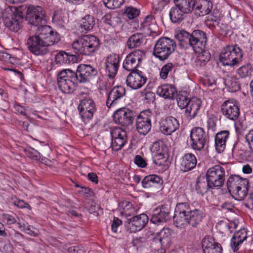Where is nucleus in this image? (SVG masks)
<instances>
[{
	"label": "nucleus",
	"instance_id": "nucleus-53",
	"mask_svg": "<svg viewBox=\"0 0 253 253\" xmlns=\"http://www.w3.org/2000/svg\"><path fill=\"white\" fill-rule=\"evenodd\" d=\"M139 13L140 11L139 10L132 7H128L125 10L126 14L130 19L135 18L139 14Z\"/></svg>",
	"mask_w": 253,
	"mask_h": 253
},
{
	"label": "nucleus",
	"instance_id": "nucleus-47",
	"mask_svg": "<svg viewBox=\"0 0 253 253\" xmlns=\"http://www.w3.org/2000/svg\"><path fill=\"white\" fill-rule=\"evenodd\" d=\"M141 34H135L131 36L127 41V45L129 48H133L139 46L141 43Z\"/></svg>",
	"mask_w": 253,
	"mask_h": 253
},
{
	"label": "nucleus",
	"instance_id": "nucleus-51",
	"mask_svg": "<svg viewBox=\"0 0 253 253\" xmlns=\"http://www.w3.org/2000/svg\"><path fill=\"white\" fill-rule=\"evenodd\" d=\"M144 93V99L143 100V104H153L155 99V93L151 91H147L146 89L143 90Z\"/></svg>",
	"mask_w": 253,
	"mask_h": 253
},
{
	"label": "nucleus",
	"instance_id": "nucleus-7",
	"mask_svg": "<svg viewBox=\"0 0 253 253\" xmlns=\"http://www.w3.org/2000/svg\"><path fill=\"white\" fill-rule=\"evenodd\" d=\"M225 169L219 165L210 168L206 173V181L211 189H219L224 184Z\"/></svg>",
	"mask_w": 253,
	"mask_h": 253
},
{
	"label": "nucleus",
	"instance_id": "nucleus-5",
	"mask_svg": "<svg viewBox=\"0 0 253 253\" xmlns=\"http://www.w3.org/2000/svg\"><path fill=\"white\" fill-rule=\"evenodd\" d=\"M242 50L236 44L225 46L219 55V60L224 66L234 67L237 65L243 57Z\"/></svg>",
	"mask_w": 253,
	"mask_h": 253
},
{
	"label": "nucleus",
	"instance_id": "nucleus-61",
	"mask_svg": "<svg viewBox=\"0 0 253 253\" xmlns=\"http://www.w3.org/2000/svg\"><path fill=\"white\" fill-rule=\"evenodd\" d=\"M148 37L145 39V44L146 45V48H149V47H151L153 45L152 42L154 38V35H153L152 34L147 35L143 33V37Z\"/></svg>",
	"mask_w": 253,
	"mask_h": 253
},
{
	"label": "nucleus",
	"instance_id": "nucleus-48",
	"mask_svg": "<svg viewBox=\"0 0 253 253\" xmlns=\"http://www.w3.org/2000/svg\"><path fill=\"white\" fill-rule=\"evenodd\" d=\"M2 222L7 225H12L14 223H17L19 219L16 214L3 213L1 215Z\"/></svg>",
	"mask_w": 253,
	"mask_h": 253
},
{
	"label": "nucleus",
	"instance_id": "nucleus-37",
	"mask_svg": "<svg viewBox=\"0 0 253 253\" xmlns=\"http://www.w3.org/2000/svg\"><path fill=\"white\" fill-rule=\"evenodd\" d=\"M163 183V179L156 174H150L143 178V188L156 187Z\"/></svg>",
	"mask_w": 253,
	"mask_h": 253
},
{
	"label": "nucleus",
	"instance_id": "nucleus-29",
	"mask_svg": "<svg viewBox=\"0 0 253 253\" xmlns=\"http://www.w3.org/2000/svg\"><path fill=\"white\" fill-rule=\"evenodd\" d=\"M157 93L165 99H173L177 91L175 87L172 84H164L159 86Z\"/></svg>",
	"mask_w": 253,
	"mask_h": 253
},
{
	"label": "nucleus",
	"instance_id": "nucleus-43",
	"mask_svg": "<svg viewBox=\"0 0 253 253\" xmlns=\"http://www.w3.org/2000/svg\"><path fill=\"white\" fill-rule=\"evenodd\" d=\"M220 13L218 10L214 9L208 16L206 21L207 25H212L213 27L218 25L220 21Z\"/></svg>",
	"mask_w": 253,
	"mask_h": 253
},
{
	"label": "nucleus",
	"instance_id": "nucleus-45",
	"mask_svg": "<svg viewBox=\"0 0 253 253\" xmlns=\"http://www.w3.org/2000/svg\"><path fill=\"white\" fill-rule=\"evenodd\" d=\"M253 71V65L250 63H247L242 66L238 69V74L241 78L250 77Z\"/></svg>",
	"mask_w": 253,
	"mask_h": 253
},
{
	"label": "nucleus",
	"instance_id": "nucleus-3",
	"mask_svg": "<svg viewBox=\"0 0 253 253\" xmlns=\"http://www.w3.org/2000/svg\"><path fill=\"white\" fill-rule=\"evenodd\" d=\"M19 13L23 14L28 23L38 28L46 24L47 19L44 10L40 6L23 4L19 6Z\"/></svg>",
	"mask_w": 253,
	"mask_h": 253
},
{
	"label": "nucleus",
	"instance_id": "nucleus-15",
	"mask_svg": "<svg viewBox=\"0 0 253 253\" xmlns=\"http://www.w3.org/2000/svg\"><path fill=\"white\" fill-rule=\"evenodd\" d=\"M111 146L114 151H119L122 149L127 141L126 132L121 127H115L111 131Z\"/></svg>",
	"mask_w": 253,
	"mask_h": 253
},
{
	"label": "nucleus",
	"instance_id": "nucleus-34",
	"mask_svg": "<svg viewBox=\"0 0 253 253\" xmlns=\"http://www.w3.org/2000/svg\"><path fill=\"white\" fill-rule=\"evenodd\" d=\"M195 0H173L174 4L177 5L186 14L195 10Z\"/></svg>",
	"mask_w": 253,
	"mask_h": 253
},
{
	"label": "nucleus",
	"instance_id": "nucleus-10",
	"mask_svg": "<svg viewBox=\"0 0 253 253\" xmlns=\"http://www.w3.org/2000/svg\"><path fill=\"white\" fill-rule=\"evenodd\" d=\"M156 213L154 214L151 218L150 224H156L159 222H167L171 218L170 207L169 205H163L160 209H156ZM149 224V218L148 215L143 213V228Z\"/></svg>",
	"mask_w": 253,
	"mask_h": 253
},
{
	"label": "nucleus",
	"instance_id": "nucleus-33",
	"mask_svg": "<svg viewBox=\"0 0 253 253\" xmlns=\"http://www.w3.org/2000/svg\"><path fill=\"white\" fill-rule=\"evenodd\" d=\"M157 26L156 24L154 16L152 14L147 15L143 20V33L149 35L156 34Z\"/></svg>",
	"mask_w": 253,
	"mask_h": 253
},
{
	"label": "nucleus",
	"instance_id": "nucleus-30",
	"mask_svg": "<svg viewBox=\"0 0 253 253\" xmlns=\"http://www.w3.org/2000/svg\"><path fill=\"white\" fill-rule=\"evenodd\" d=\"M197 163V159L194 154H185L182 158L181 169L183 171H188L196 167Z\"/></svg>",
	"mask_w": 253,
	"mask_h": 253
},
{
	"label": "nucleus",
	"instance_id": "nucleus-25",
	"mask_svg": "<svg viewBox=\"0 0 253 253\" xmlns=\"http://www.w3.org/2000/svg\"><path fill=\"white\" fill-rule=\"evenodd\" d=\"M195 11L199 16L209 14L213 7L212 0H197L195 1Z\"/></svg>",
	"mask_w": 253,
	"mask_h": 253
},
{
	"label": "nucleus",
	"instance_id": "nucleus-22",
	"mask_svg": "<svg viewBox=\"0 0 253 253\" xmlns=\"http://www.w3.org/2000/svg\"><path fill=\"white\" fill-rule=\"evenodd\" d=\"M202 247L203 253H221L222 250L221 246L211 236H207L203 239Z\"/></svg>",
	"mask_w": 253,
	"mask_h": 253
},
{
	"label": "nucleus",
	"instance_id": "nucleus-32",
	"mask_svg": "<svg viewBox=\"0 0 253 253\" xmlns=\"http://www.w3.org/2000/svg\"><path fill=\"white\" fill-rule=\"evenodd\" d=\"M249 180L245 181L244 183L232 190L230 193L236 200L241 201L247 195L249 188Z\"/></svg>",
	"mask_w": 253,
	"mask_h": 253
},
{
	"label": "nucleus",
	"instance_id": "nucleus-11",
	"mask_svg": "<svg viewBox=\"0 0 253 253\" xmlns=\"http://www.w3.org/2000/svg\"><path fill=\"white\" fill-rule=\"evenodd\" d=\"M12 14L3 16L5 26L10 31L18 32L21 29V23L23 19V14L19 13V6L11 7Z\"/></svg>",
	"mask_w": 253,
	"mask_h": 253
},
{
	"label": "nucleus",
	"instance_id": "nucleus-56",
	"mask_svg": "<svg viewBox=\"0 0 253 253\" xmlns=\"http://www.w3.org/2000/svg\"><path fill=\"white\" fill-rule=\"evenodd\" d=\"M245 139V142L248 143V145L253 153V129L250 130L246 135Z\"/></svg>",
	"mask_w": 253,
	"mask_h": 253
},
{
	"label": "nucleus",
	"instance_id": "nucleus-42",
	"mask_svg": "<svg viewBox=\"0 0 253 253\" xmlns=\"http://www.w3.org/2000/svg\"><path fill=\"white\" fill-rule=\"evenodd\" d=\"M176 100L177 105L181 109H185L189 104L188 102L190 101L187 92H179L177 95Z\"/></svg>",
	"mask_w": 253,
	"mask_h": 253
},
{
	"label": "nucleus",
	"instance_id": "nucleus-16",
	"mask_svg": "<svg viewBox=\"0 0 253 253\" xmlns=\"http://www.w3.org/2000/svg\"><path fill=\"white\" fill-rule=\"evenodd\" d=\"M43 41L39 33L37 36L30 37L27 41V45L30 51L35 55H44L49 52Z\"/></svg>",
	"mask_w": 253,
	"mask_h": 253
},
{
	"label": "nucleus",
	"instance_id": "nucleus-27",
	"mask_svg": "<svg viewBox=\"0 0 253 253\" xmlns=\"http://www.w3.org/2000/svg\"><path fill=\"white\" fill-rule=\"evenodd\" d=\"M247 231L243 228L235 232L230 241L231 249L234 252H237L239 249L241 245L247 239Z\"/></svg>",
	"mask_w": 253,
	"mask_h": 253
},
{
	"label": "nucleus",
	"instance_id": "nucleus-2",
	"mask_svg": "<svg viewBox=\"0 0 253 253\" xmlns=\"http://www.w3.org/2000/svg\"><path fill=\"white\" fill-rule=\"evenodd\" d=\"M203 216L200 209L195 208L187 203H179L176 204L173 218L177 227L188 224L195 227L202 221Z\"/></svg>",
	"mask_w": 253,
	"mask_h": 253
},
{
	"label": "nucleus",
	"instance_id": "nucleus-4",
	"mask_svg": "<svg viewBox=\"0 0 253 253\" xmlns=\"http://www.w3.org/2000/svg\"><path fill=\"white\" fill-rule=\"evenodd\" d=\"M100 46L99 39L92 35L82 36L72 43V47L77 51L84 55L93 56Z\"/></svg>",
	"mask_w": 253,
	"mask_h": 253
},
{
	"label": "nucleus",
	"instance_id": "nucleus-35",
	"mask_svg": "<svg viewBox=\"0 0 253 253\" xmlns=\"http://www.w3.org/2000/svg\"><path fill=\"white\" fill-rule=\"evenodd\" d=\"M248 180V179L242 178L238 175L232 174L230 175L226 182V186L228 192L230 193L232 190L236 189L237 186H240V184L244 183L245 181Z\"/></svg>",
	"mask_w": 253,
	"mask_h": 253
},
{
	"label": "nucleus",
	"instance_id": "nucleus-62",
	"mask_svg": "<svg viewBox=\"0 0 253 253\" xmlns=\"http://www.w3.org/2000/svg\"><path fill=\"white\" fill-rule=\"evenodd\" d=\"M37 231V229L31 225H30L29 228H27L26 230H23V232L34 237L38 235Z\"/></svg>",
	"mask_w": 253,
	"mask_h": 253
},
{
	"label": "nucleus",
	"instance_id": "nucleus-63",
	"mask_svg": "<svg viewBox=\"0 0 253 253\" xmlns=\"http://www.w3.org/2000/svg\"><path fill=\"white\" fill-rule=\"evenodd\" d=\"M14 108L16 111H17L18 113L21 115L27 116V114L26 113V108L21 105L19 103H15L14 106Z\"/></svg>",
	"mask_w": 253,
	"mask_h": 253
},
{
	"label": "nucleus",
	"instance_id": "nucleus-18",
	"mask_svg": "<svg viewBox=\"0 0 253 253\" xmlns=\"http://www.w3.org/2000/svg\"><path fill=\"white\" fill-rule=\"evenodd\" d=\"M160 131L166 135H170L180 126L179 121L172 116H168L162 118L160 122Z\"/></svg>",
	"mask_w": 253,
	"mask_h": 253
},
{
	"label": "nucleus",
	"instance_id": "nucleus-1",
	"mask_svg": "<svg viewBox=\"0 0 253 253\" xmlns=\"http://www.w3.org/2000/svg\"><path fill=\"white\" fill-rule=\"evenodd\" d=\"M176 38L182 46L187 48L188 46H191L194 51L199 54L196 62L200 66L205 65L210 60L211 54L205 50L207 38L204 32L195 30L190 34L182 30L176 35Z\"/></svg>",
	"mask_w": 253,
	"mask_h": 253
},
{
	"label": "nucleus",
	"instance_id": "nucleus-57",
	"mask_svg": "<svg viewBox=\"0 0 253 253\" xmlns=\"http://www.w3.org/2000/svg\"><path fill=\"white\" fill-rule=\"evenodd\" d=\"M0 60L12 63L13 58L8 53L3 51H0Z\"/></svg>",
	"mask_w": 253,
	"mask_h": 253
},
{
	"label": "nucleus",
	"instance_id": "nucleus-21",
	"mask_svg": "<svg viewBox=\"0 0 253 253\" xmlns=\"http://www.w3.org/2000/svg\"><path fill=\"white\" fill-rule=\"evenodd\" d=\"M113 120L116 124L127 126L132 123V112L126 108H121L114 113Z\"/></svg>",
	"mask_w": 253,
	"mask_h": 253
},
{
	"label": "nucleus",
	"instance_id": "nucleus-39",
	"mask_svg": "<svg viewBox=\"0 0 253 253\" xmlns=\"http://www.w3.org/2000/svg\"><path fill=\"white\" fill-rule=\"evenodd\" d=\"M224 84L231 92H236L240 89L239 79L235 76L228 77L224 80Z\"/></svg>",
	"mask_w": 253,
	"mask_h": 253
},
{
	"label": "nucleus",
	"instance_id": "nucleus-14",
	"mask_svg": "<svg viewBox=\"0 0 253 253\" xmlns=\"http://www.w3.org/2000/svg\"><path fill=\"white\" fill-rule=\"evenodd\" d=\"M220 111L225 118L233 121H236L240 115L239 107L233 99L224 101L220 106Z\"/></svg>",
	"mask_w": 253,
	"mask_h": 253
},
{
	"label": "nucleus",
	"instance_id": "nucleus-31",
	"mask_svg": "<svg viewBox=\"0 0 253 253\" xmlns=\"http://www.w3.org/2000/svg\"><path fill=\"white\" fill-rule=\"evenodd\" d=\"M95 24V19L93 16L86 14L80 21L79 30L86 33L93 29Z\"/></svg>",
	"mask_w": 253,
	"mask_h": 253
},
{
	"label": "nucleus",
	"instance_id": "nucleus-38",
	"mask_svg": "<svg viewBox=\"0 0 253 253\" xmlns=\"http://www.w3.org/2000/svg\"><path fill=\"white\" fill-rule=\"evenodd\" d=\"M185 14H186L176 4L171 8L169 12L170 19L173 23H180L184 19Z\"/></svg>",
	"mask_w": 253,
	"mask_h": 253
},
{
	"label": "nucleus",
	"instance_id": "nucleus-46",
	"mask_svg": "<svg viewBox=\"0 0 253 253\" xmlns=\"http://www.w3.org/2000/svg\"><path fill=\"white\" fill-rule=\"evenodd\" d=\"M143 114L147 116L146 121H143V135L147 134L151 129V112L149 109L143 110Z\"/></svg>",
	"mask_w": 253,
	"mask_h": 253
},
{
	"label": "nucleus",
	"instance_id": "nucleus-36",
	"mask_svg": "<svg viewBox=\"0 0 253 253\" xmlns=\"http://www.w3.org/2000/svg\"><path fill=\"white\" fill-rule=\"evenodd\" d=\"M55 60L57 63L64 64L74 63L77 59L75 55L69 54L64 51H60L56 54Z\"/></svg>",
	"mask_w": 253,
	"mask_h": 253
},
{
	"label": "nucleus",
	"instance_id": "nucleus-41",
	"mask_svg": "<svg viewBox=\"0 0 253 253\" xmlns=\"http://www.w3.org/2000/svg\"><path fill=\"white\" fill-rule=\"evenodd\" d=\"M168 151L157 154L153 156V162L158 166H168L169 161Z\"/></svg>",
	"mask_w": 253,
	"mask_h": 253
},
{
	"label": "nucleus",
	"instance_id": "nucleus-23",
	"mask_svg": "<svg viewBox=\"0 0 253 253\" xmlns=\"http://www.w3.org/2000/svg\"><path fill=\"white\" fill-rule=\"evenodd\" d=\"M187 106L185 108L184 115L189 120L194 119L202 107V101L200 99L194 97L190 99Z\"/></svg>",
	"mask_w": 253,
	"mask_h": 253
},
{
	"label": "nucleus",
	"instance_id": "nucleus-60",
	"mask_svg": "<svg viewBox=\"0 0 253 253\" xmlns=\"http://www.w3.org/2000/svg\"><path fill=\"white\" fill-rule=\"evenodd\" d=\"M122 222L117 217H114L111 225V229L114 233H117L118 227L121 225Z\"/></svg>",
	"mask_w": 253,
	"mask_h": 253
},
{
	"label": "nucleus",
	"instance_id": "nucleus-49",
	"mask_svg": "<svg viewBox=\"0 0 253 253\" xmlns=\"http://www.w3.org/2000/svg\"><path fill=\"white\" fill-rule=\"evenodd\" d=\"M103 2L106 7L109 9H115L120 7L125 0H103Z\"/></svg>",
	"mask_w": 253,
	"mask_h": 253
},
{
	"label": "nucleus",
	"instance_id": "nucleus-8",
	"mask_svg": "<svg viewBox=\"0 0 253 253\" xmlns=\"http://www.w3.org/2000/svg\"><path fill=\"white\" fill-rule=\"evenodd\" d=\"M74 76V71L71 69H65L58 73V85L62 92L72 93L75 90L78 82Z\"/></svg>",
	"mask_w": 253,
	"mask_h": 253
},
{
	"label": "nucleus",
	"instance_id": "nucleus-9",
	"mask_svg": "<svg viewBox=\"0 0 253 253\" xmlns=\"http://www.w3.org/2000/svg\"><path fill=\"white\" fill-rule=\"evenodd\" d=\"M190 145L195 151H201L208 147L209 137L201 127L193 128L190 132Z\"/></svg>",
	"mask_w": 253,
	"mask_h": 253
},
{
	"label": "nucleus",
	"instance_id": "nucleus-40",
	"mask_svg": "<svg viewBox=\"0 0 253 253\" xmlns=\"http://www.w3.org/2000/svg\"><path fill=\"white\" fill-rule=\"evenodd\" d=\"M141 214L127 219V222L131 232L140 231L142 229L141 224Z\"/></svg>",
	"mask_w": 253,
	"mask_h": 253
},
{
	"label": "nucleus",
	"instance_id": "nucleus-52",
	"mask_svg": "<svg viewBox=\"0 0 253 253\" xmlns=\"http://www.w3.org/2000/svg\"><path fill=\"white\" fill-rule=\"evenodd\" d=\"M173 68V65L171 63H168L165 65L160 72V77L163 79H166L169 71H171Z\"/></svg>",
	"mask_w": 253,
	"mask_h": 253
},
{
	"label": "nucleus",
	"instance_id": "nucleus-17",
	"mask_svg": "<svg viewBox=\"0 0 253 253\" xmlns=\"http://www.w3.org/2000/svg\"><path fill=\"white\" fill-rule=\"evenodd\" d=\"M80 114L83 120L91 119L96 109L94 101L90 98H84L80 101L78 106Z\"/></svg>",
	"mask_w": 253,
	"mask_h": 253
},
{
	"label": "nucleus",
	"instance_id": "nucleus-6",
	"mask_svg": "<svg viewBox=\"0 0 253 253\" xmlns=\"http://www.w3.org/2000/svg\"><path fill=\"white\" fill-rule=\"evenodd\" d=\"M175 42L167 37L160 38L155 43L153 54L161 61L167 59L174 51Z\"/></svg>",
	"mask_w": 253,
	"mask_h": 253
},
{
	"label": "nucleus",
	"instance_id": "nucleus-13",
	"mask_svg": "<svg viewBox=\"0 0 253 253\" xmlns=\"http://www.w3.org/2000/svg\"><path fill=\"white\" fill-rule=\"evenodd\" d=\"M96 69L89 65L81 64L78 66L76 72H74V77L78 83H84L89 81L92 77L97 75Z\"/></svg>",
	"mask_w": 253,
	"mask_h": 253
},
{
	"label": "nucleus",
	"instance_id": "nucleus-19",
	"mask_svg": "<svg viewBox=\"0 0 253 253\" xmlns=\"http://www.w3.org/2000/svg\"><path fill=\"white\" fill-rule=\"evenodd\" d=\"M142 57V50L137 49L127 55L123 62V68L131 72L139 66Z\"/></svg>",
	"mask_w": 253,
	"mask_h": 253
},
{
	"label": "nucleus",
	"instance_id": "nucleus-12",
	"mask_svg": "<svg viewBox=\"0 0 253 253\" xmlns=\"http://www.w3.org/2000/svg\"><path fill=\"white\" fill-rule=\"evenodd\" d=\"M38 32L48 49L49 46L58 43L60 40L58 33L54 31L49 26L45 25L39 27L38 28Z\"/></svg>",
	"mask_w": 253,
	"mask_h": 253
},
{
	"label": "nucleus",
	"instance_id": "nucleus-44",
	"mask_svg": "<svg viewBox=\"0 0 253 253\" xmlns=\"http://www.w3.org/2000/svg\"><path fill=\"white\" fill-rule=\"evenodd\" d=\"M151 151L154 155L167 152L168 151V148L163 141L159 140L153 143L151 147Z\"/></svg>",
	"mask_w": 253,
	"mask_h": 253
},
{
	"label": "nucleus",
	"instance_id": "nucleus-24",
	"mask_svg": "<svg viewBox=\"0 0 253 253\" xmlns=\"http://www.w3.org/2000/svg\"><path fill=\"white\" fill-rule=\"evenodd\" d=\"M126 94V89L121 85L114 87L110 91L106 101V105L108 108L118 103V100L123 97Z\"/></svg>",
	"mask_w": 253,
	"mask_h": 253
},
{
	"label": "nucleus",
	"instance_id": "nucleus-26",
	"mask_svg": "<svg viewBox=\"0 0 253 253\" xmlns=\"http://www.w3.org/2000/svg\"><path fill=\"white\" fill-rule=\"evenodd\" d=\"M142 75L141 71L136 70L129 73L126 80L127 86L133 89H137L142 86Z\"/></svg>",
	"mask_w": 253,
	"mask_h": 253
},
{
	"label": "nucleus",
	"instance_id": "nucleus-55",
	"mask_svg": "<svg viewBox=\"0 0 253 253\" xmlns=\"http://www.w3.org/2000/svg\"><path fill=\"white\" fill-rule=\"evenodd\" d=\"M167 4V2L166 0L154 1L153 2V9L156 12L162 11Z\"/></svg>",
	"mask_w": 253,
	"mask_h": 253
},
{
	"label": "nucleus",
	"instance_id": "nucleus-20",
	"mask_svg": "<svg viewBox=\"0 0 253 253\" xmlns=\"http://www.w3.org/2000/svg\"><path fill=\"white\" fill-rule=\"evenodd\" d=\"M120 61V56L116 53H112L106 58L105 69L110 79H114L116 76L119 67Z\"/></svg>",
	"mask_w": 253,
	"mask_h": 253
},
{
	"label": "nucleus",
	"instance_id": "nucleus-28",
	"mask_svg": "<svg viewBox=\"0 0 253 253\" xmlns=\"http://www.w3.org/2000/svg\"><path fill=\"white\" fill-rule=\"evenodd\" d=\"M229 131L222 130L217 133L215 136V147L216 151L220 153L224 151L226 147V143L229 138Z\"/></svg>",
	"mask_w": 253,
	"mask_h": 253
},
{
	"label": "nucleus",
	"instance_id": "nucleus-59",
	"mask_svg": "<svg viewBox=\"0 0 253 253\" xmlns=\"http://www.w3.org/2000/svg\"><path fill=\"white\" fill-rule=\"evenodd\" d=\"M203 84L205 86L210 87L211 90L214 89L216 87V82L212 79H205Z\"/></svg>",
	"mask_w": 253,
	"mask_h": 253
},
{
	"label": "nucleus",
	"instance_id": "nucleus-54",
	"mask_svg": "<svg viewBox=\"0 0 253 253\" xmlns=\"http://www.w3.org/2000/svg\"><path fill=\"white\" fill-rule=\"evenodd\" d=\"M145 234L146 236V239L148 241L153 240L155 242H157L158 240L162 245L165 243L164 240H165V238H162L161 237H159V238H156L154 235V232L152 230L150 231H148L147 232L145 233Z\"/></svg>",
	"mask_w": 253,
	"mask_h": 253
},
{
	"label": "nucleus",
	"instance_id": "nucleus-50",
	"mask_svg": "<svg viewBox=\"0 0 253 253\" xmlns=\"http://www.w3.org/2000/svg\"><path fill=\"white\" fill-rule=\"evenodd\" d=\"M195 188L197 193L202 195L207 193L209 189H211L210 188L208 187L207 182L206 185L205 182H200L199 180H197L196 182Z\"/></svg>",
	"mask_w": 253,
	"mask_h": 253
},
{
	"label": "nucleus",
	"instance_id": "nucleus-58",
	"mask_svg": "<svg viewBox=\"0 0 253 253\" xmlns=\"http://www.w3.org/2000/svg\"><path fill=\"white\" fill-rule=\"evenodd\" d=\"M142 111H141L139 115L137 116L136 119V130L139 134H142V117L141 116V113Z\"/></svg>",
	"mask_w": 253,
	"mask_h": 253
},
{
	"label": "nucleus",
	"instance_id": "nucleus-64",
	"mask_svg": "<svg viewBox=\"0 0 253 253\" xmlns=\"http://www.w3.org/2000/svg\"><path fill=\"white\" fill-rule=\"evenodd\" d=\"M98 208V206L96 205L95 203L92 202L89 204V207L87 208V211L90 213H94L96 212Z\"/></svg>",
	"mask_w": 253,
	"mask_h": 253
}]
</instances>
